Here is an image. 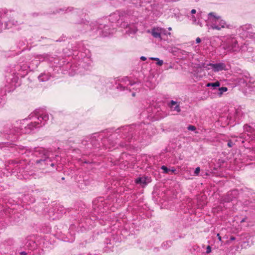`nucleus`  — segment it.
Here are the masks:
<instances>
[{
  "mask_svg": "<svg viewBox=\"0 0 255 255\" xmlns=\"http://www.w3.org/2000/svg\"><path fill=\"white\" fill-rule=\"evenodd\" d=\"M48 213L50 219L54 220L61 218L66 213V209L63 206L56 204Z\"/></svg>",
  "mask_w": 255,
  "mask_h": 255,
  "instance_id": "nucleus-5",
  "label": "nucleus"
},
{
  "mask_svg": "<svg viewBox=\"0 0 255 255\" xmlns=\"http://www.w3.org/2000/svg\"><path fill=\"white\" fill-rule=\"evenodd\" d=\"M226 49L231 51H236L239 49V45L237 39L234 37L227 39L226 42Z\"/></svg>",
  "mask_w": 255,
  "mask_h": 255,
  "instance_id": "nucleus-9",
  "label": "nucleus"
},
{
  "mask_svg": "<svg viewBox=\"0 0 255 255\" xmlns=\"http://www.w3.org/2000/svg\"><path fill=\"white\" fill-rule=\"evenodd\" d=\"M99 28L101 29H103L102 32L103 33V35L104 36H107L108 35L113 33L111 31L110 29L109 28V26L108 25H103L102 24H101Z\"/></svg>",
  "mask_w": 255,
  "mask_h": 255,
  "instance_id": "nucleus-18",
  "label": "nucleus"
},
{
  "mask_svg": "<svg viewBox=\"0 0 255 255\" xmlns=\"http://www.w3.org/2000/svg\"><path fill=\"white\" fill-rule=\"evenodd\" d=\"M128 27V25L127 24L126 26V28H127Z\"/></svg>",
  "mask_w": 255,
  "mask_h": 255,
  "instance_id": "nucleus-52",
  "label": "nucleus"
},
{
  "mask_svg": "<svg viewBox=\"0 0 255 255\" xmlns=\"http://www.w3.org/2000/svg\"><path fill=\"white\" fill-rule=\"evenodd\" d=\"M117 89H120L121 91H125L126 89L128 90L127 87L124 86L122 84H119L117 86Z\"/></svg>",
  "mask_w": 255,
  "mask_h": 255,
  "instance_id": "nucleus-28",
  "label": "nucleus"
},
{
  "mask_svg": "<svg viewBox=\"0 0 255 255\" xmlns=\"http://www.w3.org/2000/svg\"><path fill=\"white\" fill-rule=\"evenodd\" d=\"M150 59H151L152 60H155V61L159 60V58H156V57H151V58H150Z\"/></svg>",
  "mask_w": 255,
  "mask_h": 255,
  "instance_id": "nucleus-37",
  "label": "nucleus"
},
{
  "mask_svg": "<svg viewBox=\"0 0 255 255\" xmlns=\"http://www.w3.org/2000/svg\"><path fill=\"white\" fill-rule=\"evenodd\" d=\"M161 169L163 170L164 173H168L170 171V169L167 168L165 165H163L161 167Z\"/></svg>",
  "mask_w": 255,
  "mask_h": 255,
  "instance_id": "nucleus-25",
  "label": "nucleus"
},
{
  "mask_svg": "<svg viewBox=\"0 0 255 255\" xmlns=\"http://www.w3.org/2000/svg\"><path fill=\"white\" fill-rule=\"evenodd\" d=\"M187 129L189 130H191V131H194L196 130V128L195 126H192V125H189L187 127Z\"/></svg>",
  "mask_w": 255,
  "mask_h": 255,
  "instance_id": "nucleus-31",
  "label": "nucleus"
},
{
  "mask_svg": "<svg viewBox=\"0 0 255 255\" xmlns=\"http://www.w3.org/2000/svg\"><path fill=\"white\" fill-rule=\"evenodd\" d=\"M26 120L24 119V120H23L22 121L23 122H25Z\"/></svg>",
  "mask_w": 255,
  "mask_h": 255,
  "instance_id": "nucleus-51",
  "label": "nucleus"
},
{
  "mask_svg": "<svg viewBox=\"0 0 255 255\" xmlns=\"http://www.w3.org/2000/svg\"><path fill=\"white\" fill-rule=\"evenodd\" d=\"M132 96L133 97H134V96H135V93L134 92H133V93H132Z\"/></svg>",
  "mask_w": 255,
  "mask_h": 255,
  "instance_id": "nucleus-46",
  "label": "nucleus"
},
{
  "mask_svg": "<svg viewBox=\"0 0 255 255\" xmlns=\"http://www.w3.org/2000/svg\"><path fill=\"white\" fill-rule=\"evenodd\" d=\"M243 116V112L239 108L236 109L234 113V117L235 119H240Z\"/></svg>",
  "mask_w": 255,
  "mask_h": 255,
  "instance_id": "nucleus-21",
  "label": "nucleus"
},
{
  "mask_svg": "<svg viewBox=\"0 0 255 255\" xmlns=\"http://www.w3.org/2000/svg\"><path fill=\"white\" fill-rule=\"evenodd\" d=\"M200 171V168L199 167H197L196 169H195V170L194 171V174H195V175H198L199 172Z\"/></svg>",
  "mask_w": 255,
  "mask_h": 255,
  "instance_id": "nucleus-32",
  "label": "nucleus"
},
{
  "mask_svg": "<svg viewBox=\"0 0 255 255\" xmlns=\"http://www.w3.org/2000/svg\"><path fill=\"white\" fill-rule=\"evenodd\" d=\"M137 31V29L134 28H129V30L128 31L129 34H134Z\"/></svg>",
  "mask_w": 255,
  "mask_h": 255,
  "instance_id": "nucleus-29",
  "label": "nucleus"
},
{
  "mask_svg": "<svg viewBox=\"0 0 255 255\" xmlns=\"http://www.w3.org/2000/svg\"><path fill=\"white\" fill-rule=\"evenodd\" d=\"M88 142L89 141L87 140H84L82 141L81 144L83 146V148L88 149V148H91L92 147L94 148L100 147V143L98 140L95 137L91 138L90 143ZM81 147H82V146H81Z\"/></svg>",
  "mask_w": 255,
  "mask_h": 255,
  "instance_id": "nucleus-11",
  "label": "nucleus"
},
{
  "mask_svg": "<svg viewBox=\"0 0 255 255\" xmlns=\"http://www.w3.org/2000/svg\"><path fill=\"white\" fill-rule=\"evenodd\" d=\"M36 155L40 157L35 161V163L40 168H45L49 166L54 167L55 165L54 158L52 152L43 148H39L35 151Z\"/></svg>",
  "mask_w": 255,
  "mask_h": 255,
  "instance_id": "nucleus-3",
  "label": "nucleus"
},
{
  "mask_svg": "<svg viewBox=\"0 0 255 255\" xmlns=\"http://www.w3.org/2000/svg\"><path fill=\"white\" fill-rule=\"evenodd\" d=\"M1 143H0V148H1Z\"/></svg>",
  "mask_w": 255,
  "mask_h": 255,
  "instance_id": "nucleus-50",
  "label": "nucleus"
},
{
  "mask_svg": "<svg viewBox=\"0 0 255 255\" xmlns=\"http://www.w3.org/2000/svg\"><path fill=\"white\" fill-rule=\"evenodd\" d=\"M201 41V39L199 38V37H197L196 39V42L197 43H200Z\"/></svg>",
  "mask_w": 255,
  "mask_h": 255,
  "instance_id": "nucleus-36",
  "label": "nucleus"
},
{
  "mask_svg": "<svg viewBox=\"0 0 255 255\" xmlns=\"http://www.w3.org/2000/svg\"><path fill=\"white\" fill-rule=\"evenodd\" d=\"M170 171H171L172 172H174L176 171V169L173 167V168H172L171 169H170Z\"/></svg>",
  "mask_w": 255,
  "mask_h": 255,
  "instance_id": "nucleus-43",
  "label": "nucleus"
},
{
  "mask_svg": "<svg viewBox=\"0 0 255 255\" xmlns=\"http://www.w3.org/2000/svg\"><path fill=\"white\" fill-rule=\"evenodd\" d=\"M145 126L144 124L137 126H127L118 129L116 133L122 132L123 137L125 139L124 142L119 143L120 146L125 147L134 140H138L139 142H142L143 140L146 139L148 135L144 130Z\"/></svg>",
  "mask_w": 255,
  "mask_h": 255,
  "instance_id": "nucleus-2",
  "label": "nucleus"
},
{
  "mask_svg": "<svg viewBox=\"0 0 255 255\" xmlns=\"http://www.w3.org/2000/svg\"><path fill=\"white\" fill-rule=\"evenodd\" d=\"M209 66H211L212 70L215 72H218L222 70H227L226 65L224 63L219 62L217 63H210Z\"/></svg>",
  "mask_w": 255,
  "mask_h": 255,
  "instance_id": "nucleus-14",
  "label": "nucleus"
},
{
  "mask_svg": "<svg viewBox=\"0 0 255 255\" xmlns=\"http://www.w3.org/2000/svg\"><path fill=\"white\" fill-rule=\"evenodd\" d=\"M228 88L225 87H223L219 88V92L217 93L219 97H221L224 92L227 91Z\"/></svg>",
  "mask_w": 255,
  "mask_h": 255,
  "instance_id": "nucleus-23",
  "label": "nucleus"
},
{
  "mask_svg": "<svg viewBox=\"0 0 255 255\" xmlns=\"http://www.w3.org/2000/svg\"><path fill=\"white\" fill-rule=\"evenodd\" d=\"M27 166L24 161L11 160L9 162L8 170L11 169L12 173L19 172L23 174Z\"/></svg>",
  "mask_w": 255,
  "mask_h": 255,
  "instance_id": "nucleus-6",
  "label": "nucleus"
},
{
  "mask_svg": "<svg viewBox=\"0 0 255 255\" xmlns=\"http://www.w3.org/2000/svg\"><path fill=\"white\" fill-rule=\"evenodd\" d=\"M211 247L210 246H208L206 249V254H209L211 252Z\"/></svg>",
  "mask_w": 255,
  "mask_h": 255,
  "instance_id": "nucleus-34",
  "label": "nucleus"
},
{
  "mask_svg": "<svg viewBox=\"0 0 255 255\" xmlns=\"http://www.w3.org/2000/svg\"><path fill=\"white\" fill-rule=\"evenodd\" d=\"M149 178L146 176L139 177L135 180V182L138 184L146 185L149 182Z\"/></svg>",
  "mask_w": 255,
  "mask_h": 255,
  "instance_id": "nucleus-17",
  "label": "nucleus"
},
{
  "mask_svg": "<svg viewBox=\"0 0 255 255\" xmlns=\"http://www.w3.org/2000/svg\"><path fill=\"white\" fill-rule=\"evenodd\" d=\"M235 239H236V238H235V237H234V236H232V237H231V238H230V240H231V241H234V240H235Z\"/></svg>",
  "mask_w": 255,
  "mask_h": 255,
  "instance_id": "nucleus-42",
  "label": "nucleus"
},
{
  "mask_svg": "<svg viewBox=\"0 0 255 255\" xmlns=\"http://www.w3.org/2000/svg\"><path fill=\"white\" fill-rule=\"evenodd\" d=\"M239 34L242 35L243 36L251 37L255 33V29L250 24L243 25L238 29Z\"/></svg>",
  "mask_w": 255,
  "mask_h": 255,
  "instance_id": "nucleus-7",
  "label": "nucleus"
},
{
  "mask_svg": "<svg viewBox=\"0 0 255 255\" xmlns=\"http://www.w3.org/2000/svg\"><path fill=\"white\" fill-rule=\"evenodd\" d=\"M147 32L150 33L154 38L161 40V34H165L166 30L160 27H154L151 30H148Z\"/></svg>",
  "mask_w": 255,
  "mask_h": 255,
  "instance_id": "nucleus-12",
  "label": "nucleus"
},
{
  "mask_svg": "<svg viewBox=\"0 0 255 255\" xmlns=\"http://www.w3.org/2000/svg\"><path fill=\"white\" fill-rule=\"evenodd\" d=\"M24 243V247L30 250L34 249L36 247V244L34 241L31 238H27Z\"/></svg>",
  "mask_w": 255,
  "mask_h": 255,
  "instance_id": "nucleus-16",
  "label": "nucleus"
},
{
  "mask_svg": "<svg viewBox=\"0 0 255 255\" xmlns=\"http://www.w3.org/2000/svg\"><path fill=\"white\" fill-rule=\"evenodd\" d=\"M1 103H2V99L0 97V106H1Z\"/></svg>",
  "mask_w": 255,
  "mask_h": 255,
  "instance_id": "nucleus-45",
  "label": "nucleus"
},
{
  "mask_svg": "<svg viewBox=\"0 0 255 255\" xmlns=\"http://www.w3.org/2000/svg\"><path fill=\"white\" fill-rule=\"evenodd\" d=\"M12 24V25H14L15 24V23H14L13 22V21H11V20H9L8 21V22H7L6 23H5V28H7V29H9L11 27V25Z\"/></svg>",
  "mask_w": 255,
  "mask_h": 255,
  "instance_id": "nucleus-27",
  "label": "nucleus"
},
{
  "mask_svg": "<svg viewBox=\"0 0 255 255\" xmlns=\"http://www.w3.org/2000/svg\"><path fill=\"white\" fill-rule=\"evenodd\" d=\"M238 194L237 190H233L228 192L224 200L225 202H229L232 201L234 198H236Z\"/></svg>",
  "mask_w": 255,
  "mask_h": 255,
  "instance_id": "nucleus-15",
  "label": "nucleus"
},
{
  "mask_svg": "<svg viewBox=\"0 0 255 255\" xmlns=\"http://www.w3.org/2000/svg\"><path fill=\"white\" fill-rule=\"evenodd\" d=\"M50 76V74L48 73H42L40 75L38 76V79L41 82L47 81V80H49Z\"/></svg>",
  "mask_w": 255,
  "mask_h": 255,
  "instance_id": "nucleus-20",
  "label": "nucleus"
},
{
  "mask_svg": "<svg viewBox=\"0 0 255 255\" xmlns=\"http://www.w3.org/2000/svg\"><path fill=\"white\" fill-rule=\"evenodd\" d=\"M108 83H106V86H107V87H110V86H108Z\"/></svg>",
  "mask_w": 255,
  "mask_h": 255,
  "instance_id": "nucleus-48",
  "label": "nucleus"
},
{
  "mask_svg": "<svg viewBox=\"0 0 255 255\" xmlns=\"http://www.w3.org/2000/svg\"><path fill=\"white\" fill-rule=\"evenodd\" d=\"M168 29V30H171L172 28H171V27H170Z\"/></svg>",
  "mask_w": 255,
  "mask_h": 255,
  "instance_id": "nucleus-49",
  "label": "nucleus"
},
{
  "mask_svg": "<svg viewBox=\"0 0 255 255\" xmlns=\"http://www.w3.org/2000/svg\"><path fill=\"white\" fill-rule=\"evenodd\" d=\"M116 136V133H114L111 135L108 138H105L104 139L103 144L106 149L108 148L109 150H111L112 148L116 146L118 142L111 141Z\"/></svg>",
  "mask_w": 255,
  "mask_h": 255,
  "instance_id": "nucleus-13",
  "label": "nucleus"
},
{
  "mask_svg": "<svg viewBox=\"0 0 255 255\" xmlns=\"http://www.w3.org/2000/svg\"><path fill=\"white\" fill-rule=\"evenodd\" d=\"M220 85V83L219 81H217L215 83H208L206 86L207 87H212L214 90L219 87Z\"/></svg>",
  "mask_w": 255,
  "mask_h": 255,
  "instance_id": "nucleus-22",
  "label": "nucleus"
},
{
  "mask_svg": "<svg viewBox=\"0 0 255 255\" xmlns=\"http://www.w3.org/2000/svg\"><path fill=\"white\" fill-rule=\"evenodd\" d=\"M192 14H194L196 12V10L194 9H193L191 11Z\"/></svg>",
  "mask_w": 255,
  "mask_h": 255,
  "instance_id": "nucleus-41",
  "label": "nucleus"
},
{
  "mask_svg": "<svg viewBox=\"0 0 255 255\" xmlns=\"http://www.w3.org/2000/svg\"><path fill=\"white\" fill-rule=\"evenodd\" d=\"M163 63V60H160L159 59V60H157V65H159V66H161Z\"/></svg>",
  "mask_w": 255,
  "mask_h": 255,
  "instance_id": "nucleus-35",
  "label": "nucleus"
},
{
  "mask_svg": "<svg viewBox=\"0 0 255 255\" xmlns=\"http://www.w3.org/2000/svg\"><path fill=\"white\" fill-rule=\"evenodd\" d=\"M192 19H194V21H196V19H195V16H192Z\"/></svg>",
  "mask_w": 255,
  "mask_h": 255,
  "instance_id": "nucleus-47",
  "label": "nucleus"
},
{
  "mask_svg": "<svg viewBox=\"0 0 255 255\" xmlns=\"http://www.w3.org/2000/svg\"><path fill=\"white\" fill-rule=\"evenodd\" d=\"M246 218H245L241 220V223H243V222H245V221H246Z\"/></svg>",
  "mask_w": 255,
  "mask_h": 255,
  "instance_id": "nucleus-44",
  "label": "nucleus"
},
{
  "mask_svg": "<svg viewBox=\"0 0 255 255\" xmlns=\"http://www.w3.org/2000/svg\"><path fill=\"white\" fill-rule=\"evenodd\" d=\"M234 144V143H233V142L232 140H230L228 141L227 145L229 147H233Z\"/></svg>",
  "mask_w": 255,
  "mask_h": 255,
  "instance_id": "nucleus-33",
  "label": "nucleus"
},
{
  "mask_svg": "<svg viewBox=\"0 0 255 255\" xmlns=\"http://www.w3.org/2000/svg\"><path fill=\"white\" fill-rule=\"evenodd\" d=\"M172 243L171 241H167L166 243H163L162 244V246L166 249L167 248V245H168V247H170Z\"/></svg>",
  "mask_w": 255,
  "mask_h": 255,
  "instance_id": "nucleus-30",
  "label": "nucleus"
},
{
  "mask_svg": "<svg viewBox=\"0 0 255 255\" xmlns=\"http://www.w3.org/2000/svg\"><path fill=\"white\" fill-rule=\"evenodd\" d=\"M140 59L142 61H145L146 59V58L144 56L140 57Z\"/></svg>",
  "mask_w": 255,
  "mask_h": 255,
  "instance_id": "nucleus-40",
  "label": "nucleus"
},
{
  "mask_svg": "<svg viewBox=\"0 0 255 255\" xmlns=\"http://www.w3.org/2000/svg\"><path fill=\"white\" fill-rule=\"evenodd\" d=\"M217 237H218V240H219L220 241H222V238H221V237L220 236V234H217Z\"/></svg>",
  "mask_w": 255,
  "mask_h": 255,
  "instance_id": "nucleus-38",
  "label": "nucleus"
},
{
  "mask_svg": "<svg viewBox=\"0 0 255 255\" xmlns=\"http://www.w3.org/2000/svg\"><path fill=\"white\" fill-rule=\"evenodd\" d=\"M169 106L173 111H175L177 112H180L181 111L179 105L176 102L173 100L171 101Z\"/></svg>",
  "mask_w": 255,
  "mask_h": 255,
  "instance_id": "nucleus-19",
  "label": "nucleus"
},
{
  "mask_svg": "<svg viewBox=\"0 0 255 255\" xmlns=\"http://www.w3.org/2000/svg\"><path fill=\"white\" fill-rule=\"evenodd\" d=\"M208 16L212 23L209 28L220 30L222 28L229 27L226 21L221 19L220 16H217L214 12L209 13Z\"/></svg>",
  "mask_w": 255,
  "mask_h": 255,
  "instance_id": "nucleus-4",
  "label": "nucleus"
},
{
  "mask_svg": "<svg viewBox=\"0 0 255 255\" xmlns=\"http://www.w3.org/2000/svg\"><path fill=\"white\" fill-rule=\"evenodd\" d=\"M20 254L21 255H27V253L23 251V252H20Z\"/></svg>",
  "mask_w": 255,
  "mask_h": 255,
  "instance_id": "nucleus-39",
  "label": "nucleus"
},
{
  "mask_svg": "<svg viewBox=\"0 0 255 255\" xmlns=\"http://www.w3.org/2000/svg\"><path fill=\"white\" fill-rule=\"evenodd\" d=\"M244 129L246 131L251 132L252 128L248 125H246L244 126Z\"/></svg>",
  "mask_w": 255,
  "mask_h": 255,
  "instance_id": "nucleus-26",
  "label": "nucleus"
},
{
  "mask_svg": "<svg viewBox=\"0 0 255 255\" xmlns=\"http://www.w3.org/2000/svg\"><path fill=\"white\" fill-rule=\"evenodd\" d=\"M44 59L45 60L49 61L50 63H53V64H55V66L61 67L63 65H65L66 63H68V62L64 60H60L59 58L56 56H51L49 55L46 54L44 55Z\"/></svg>",
  "mask_w": 255,
  "mask_h": 255,
  "instance_id": "nucleus-10",
  "label": "nucleus"
},
{
  "mask_svg": "<svg viewBox=\"0 0 255 255\" xmlns=\"http://www.w3.org/2000/svg\"><path fill=\"white\" fill-rule=\"evenodd\" d=\"M120 81L121 82H125V84H126L127 82H128V85H130L131 86H132V85H133L134 84V83H132L131 82V81H130L128 79V78L127 77H125L124 78H122Z\"/></svg>",
  "mask_w": 255,
  "mask_h": 255,
  "instance_id": "nucleus-24",
  "label": "nucleus"
},
{
  "mask_svg": "<svg viewBox=\"0 0 255 255\" xmlns=\"http://www.w3.org/2000/svg\"><path fill=\"white\" fill-rule=\"evenodd\" d=\"M6 79L7 84L5 85L8 88V91L13 90L15 87L19 85V78L17 75H9Z\"/></svg>",
  "mask_w": 255,
  "mask_h": 255,
  "instance_id": "nucleus-8",
  "label": "nucleus"
},
{
  "mask_svg": "<svg viewBox=\"0 0 255 255\" xmlns=\"http://www.w3.org/2000/svg\"><path fill=\"white\" fill-rule=\"evenodd\" d=\"M29 119L32 120L31 123L28 124L26 126H24L23 124L20 128H14L10 123L2 122L0 124V132L7 134L6 138L12 140L16 138L15 137L13 138V136L16 134L29 133L34 129L45 125L49 120V115L43 110L39 109L31 113L29 116Z\"/></svg>",
  "mask_w": 255,
  "mask_h": 255,
  "instance_id": "nucleus-1",
  "label": "nucleus"
}]
</instances>
